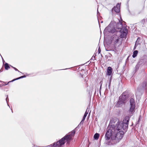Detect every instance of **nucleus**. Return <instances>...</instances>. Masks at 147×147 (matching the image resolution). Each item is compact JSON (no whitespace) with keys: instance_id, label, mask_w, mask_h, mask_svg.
<instances>
[{"instance_id":"f257e3e1","label":"nucleus","mask_w":147,"mask_h":147,"mask_svg":"<svg viewBox=\"0 0 147 147\" xmlns=\"http://www.w3.org/2000/svg\"><path fill=\"white\" fill-rule=\"evenodd\" d=\"M129 117L128 116H126L124 118L123 121H119L116 125H111V128L114 129V132L116 133L118 131L123 130H126L127 129L129 122Z\"/></svg>"},{"instance_id":"f03ea898","label":"nucleus","mask_w":147,"mask_h":147,"mask_svg":"<svg viewBox=\"0 0 147 147\" xmlns=\"http://www.w3.org/2000/svg\"><path fill=\"white\" fill-rule=\"evenodd\" d=\"M75 133V131L73 130L70 133L64 137L56 143H54L53 145L51 144L44 147H60L64 145L65 141L67 142V144H69L70 141L72 139V138L74 137Z\"/></svg>"},{"instance_id":"7ed1b4c3","label":"nucleus","mask_w":147,"mask_h":147,"mask_svg":"<svg viewBox=\"0 0 147 147\" xmlns=\"http://www.w3.org/2000/svg\"><path fill=\"white\" fill-rule=\"evenodd\" d=\"M128 98V95L127 92H123L119 97V100L117 103V106L118 107L121 106L123 104L125 103Z\"/></svg>"},{"instance_id":"20e7f679","label":"nucleus","mask_w":147,"mask_h":147,"mask_svg":"<svg viewBox=\"0 0 147 147\" xmlns=\"http://www.w3.org/2000/svg\"><path fill=\"white\" fill-rule=\"evenodd\" d=\"M124 134V132L122 130L118 131L116 133L114 132V130L113 135L111 136V139L112 140H115L116 142H118L122 139Z\"/></svg>"},{"instance_id":"39448f33","label":"nucleus","mask_w":147,"mask_h":147,"mask_svg":"<svg viewBox=\"0 0 147 147\" xmlns=\"http://www.w3.org/2000/svg\"><path fill=\"white\" fill-rule=\"evenodd\" d=\"M120 34V32L119 31L116 32L114 34L111 39V41L112 44L115 45L118 43L119 39Z\"/></svg>"},{"instance_id":"423d86ee","label":"nucleus","mask_w":147,"mask_h":147,"mask_svg":"<svg viewBox=\"0 0 147 147\" xmlns=\"http://www.w3.org/2000/svg\"><path fill=\"white\" fill-rule=\"evenodd\" d=\"M113 129L111 128V127L109 126L107 128V131L105 134V139L106 140H109L111 137L113 135ZM114 130V129H113Z\"/></svg>"},{"instance_id":"0eeeda50","label":"nucleus","mask_w":147,"mask_h":147,"mask_svg":"<svg viewBox=\"0 0 147 147\" xmlns=\"http://www.w3.org/2000/svg\"><path fill=\"white\" fill-rule=\"evenodd\" d=\"M117 31L114 28L113 25H111V24H110L109 25L106 27L104 30V32H109L112 33H115Z\"/></svg>"},{"instance_id":"6e6552de","label":"nucleus","mask_w":147,"mask_h":147,"mask_svg":"<svg viewBox=\"0 0 147 147\" xmlns=\"http://www.w3.org/2000/svg\"><path fill=\"white\" fill-rule=\"evenodd\" d=\"M130 107L129 110V113L131 114H133L135 111V103L133 98H131L130 100Z\"/></svg>"},{"instance_id":"1a4fd4ad","label":"nucleus","mask_w":147,"mask_h":147,"mask_svg":"<svg viewBox=\"0 0 147 147\" xmlns=\"http://www.w3.org/2000/svg\"><path fill=\"white\" fill-rule=\"evenodd\" d=\"M147 84V82L146 81H144L141 84H140V89H144L146 87ZM140 89L139 87H138L137 90H139Z\"/></svg>"},{"instance_id":"9d476101","label":"nucleus","mask_w":147,"mask_h":147,"mask_svg":"<svg viewBox=\"0 0 147 147\" xmlns=\"http://www.w3.org/2000/svg\"><path fill=\"white\" fill-rule=\"evenodd\" d=\"M127 31L126 28L124 29V30L122 32H121L120 35V37L122 38H124L126 37L127 34Z\"/></svg>"},{"instance_id":"9b49d317","label":"nucleus","mask_w":147,"mask_h":147,"mask_svg":"<svg viewBox=\"0 0 147 147\" xmlns=\"http://www.w3.org/2000/svg\"><path fill=\"white\" fill-rule=\"evenodd\" d=\"M120 4L119 3H118L116 5V7H114L113 8V10L114 11L117 13H119L120 11Z\"/></svg>"},{"instance_id":"f8f14e48","label":"nucleus","mask_w":147,"mask_h":147,"mask_svg":"<svg viewBox=\"0 0 147 147\" xmlns=\"http://www.w3.org/2000/svg\"><path fill=\"white\" fill-rule=\"evenodd\" d=\"M112 72V69L110 67H108L107 70V75L110 76L111 75Z\"/></svg>"},{"instance_id":"ddd939ff","label":"nucleus","mask_w":147,"mask_h":147,"mask_svg":"<svg viewBox=\"0 0 147 147\" xmlns=\"http://www.w3.org/2000/svg\"><path fill=\"white\" fill-rule=\"evenodd\" d=\"M89 111V109L88 110V109H87L86 111V112H85V113H84V116H83V119L82 120V121H81V122H83L85 120V118H86V116H87V114L88 113Z\"/></svg>"},{"instance_id":"4468645a","label":"nucleus","mask_w":147,"mask_h":147,"mask_svg":"<svg viewBox=\"0 0 147 147\" xmlns=\"http://www.w3.org/2000/svg\"><path fill=\"white\" fill-rule=\"evenodd\" d=\"M123 27V25L121 22H119L117 25V27L119 29H121Z\"/></svg>"},{"instance_id":"2eb2a0df","label":"nucleus","mask_w":147,"mask_h":147,"mask_svg":"<svg viewBox=\"0 0 147 147\" xmlns=\"http://www.w3.org/2000/svg\"><path fill=\"white\" fill-rule=\"evenodd\" d=\"M141 43L140 38L138 37L135 43L136 45L138 46Z\"/></svg>"},{"instance_id":"dca6fc26","label":"nucleus","mask_w":147,"mask_h":147,"mask_svg":"<svg viewBox=\"0 0 147 147\" xmlns=\"http://www.w3.org/2000/svg\"><path fill=\"white\" fill-rule=\"evenodd\" d=\"M138 53V51L137 50L134 51L133 52V54L132 55L133 58L135 57L137 55Z\"/></svg>"},{"instance_id":"f3484780","label":"nucleus","mask_w":147,"mask_h":147,"mask_svg":"<svg viewBox=\"0 0 147 147\" xmlns=\"http://www.w3.org/2000/svg\"><path fill=\"white\" fill-rule=\"evenodd\" d=\"M99 137V134L98 133H96L94 135V138L95 140H98Z\"/></svg>"},{"instance_id":"a211bd4d","label":"nucleus","mask_w":147,"mask_h":147,"mask_svg":"<svg viewBox=\"0 0 147 147\" xmlns=\"http://www.w3.org/2000/svg\"><path fill=\"white\" fill-rule=\"evenodd\" d=\"M4 66L5 69L6 70H8L10 68V67L9 66L8 64L7 63H6L4 65Z\"/></svg>"},{"instance_id":"6ab92c4d","label":"nucleus","mask_w":147,"mask_h":147,"mask_svg":"<svg viewBox=\"0 0 147 147\" xmlns=\"http://www.w3.org/2000/svg\"><path fill=\"white\" fill-rule=\"evenodd\" d=\"M111 80H112V77H111H111L110 78L109 80L107 82L108 84V86H109V88L110 87V86L111 83Z\"/></svg>"},{"instance_id":"aec40b11","label":"nucleus","mask_w":147,"mask_h":147,"mask_svg":"<svg viewBox=\"0 0 147 147\" xmlns=\"http://www.w3.org/2000/svg\"><path fill=\"white\" fill-rule=\"evenodd\" d=\"M26 77V76L25 75H24V76H21V77H20L19 78H16V79H14L12 81H15V80H18V79H20L21 78H25V77Z\"/></svg>"},{"instance_id":"412c9836","label":"nucleus","mask_w":147,"mask_h":147,"mask_svg":"<svg viewBox=\"0 0 147 147\" xmlns=\"http://www.w3.org/2000/svg\"><path fill=\"white\" fill-rule=\"evenodd\" d=\"M103 82L102 81H101L100 82V90L101 88V87L102 86V84Z\"/></svg>"},{"instance_id":"4be33fe9","label":"nucleus","mask_w":147,"mask_h":147,"mask_svg":"<svg viewBox=\"0 0 147 147\" xmlns=\"http://www.w3.org/2000/svg\"><path fill=\"white\" fill-rule=\"evenodd\" d=\"M13 67V68L16 71H18L19 72H20V71L17 69H16V68L15 67Z\"/></svg>"},{"instance_id":"5701e85b","label":"nucleus","mask_w":147,"mask_h":147,"mask_svg":"<svg viewBox=\"0 0 147 147\" xmlns=\"http://www.w3.org/2000/svg\"><path fill=\"white\" fill-rule=\"evenodd\" d=\"M101 52V50H100V47L98 49V53H100Z\"/></svg>"},{"instance_id":"b1692460","label":"nucleus","mask_w":147,"mask_h":147,"mask_svg":"<svg viewBox=\"0 0 147 147\" xmlns=\"http://www.w3.org/2000/svg\"><path fill=\"white\" fill-rule=\"evenodd\" d=\"M7 100H9V99L8 98V96H7V97L6 98V100L7 103Z\"/></svg>"},{"instance_id":"393cba45","label":"nucleus","mask_w":147,"mask_h":147,"mask_svg":"<svg viewBox=\"0 0 147 147\" xmlns=\"http://www.w3.org/2000/svg\"><path fill=\"white\" fill-rule=\"evenodd\" d=\"M137 46H138V45H136V44H135V46H134V49L135 50Z\"/></svg>"},{"instance_id":"a878e982","label":"nucleus","mask_w":147,"mask_h":147,"mask_svg":"<svg viewBox=\"0 0 147 147\" xmlns=\"http://www.w3.org/2000/svg\"><path fill=\"white\" fill-rule=\"evenodd\" d=\"M3 71V69H1V70H0V72H2Z\"/></svg>"},{"instance_id":"bb28decb","label":"nucleus","mask_w":147,"mask_h":147,"mask_svg":"<svg viewBox=\"0 0 147 147\" xmlns=\"http://www.w3.org/2000/svg\"><path fill=\"white\" fill-rule=\"evenodd\" d=\"M103 22V21H101L100 22L101 23H102Z\"/></svg>"},{"instance_id":"cd10ccee","label":"nucleus","mask_w":147,"mask_h":147,"mask_svg":"<svg viewBox=\"0 0 147 147\" xmlns=\"http://www.w3.org/2000/svg\"><path fill=\"white\" fill-rule=\"evenodd\" d=\"M11 109V110L12 112V113H13V111L12 110V109Z\"/></svg>"},{"instance_id":"c85d7f7f","label":"nucleus","mask_w":147,"mask_h":147,"mask_svg":"<svg viewBox=\"0 0 147 147\" xmlns=\"http://www.w3.org/2000/svg\"><path fill=\"white\" fill-rule=\"evenodd\" d=\"M7 105L9 107V105L8 104V103H7Z\"/></svg>"},{"instance_id":"c756f323","label":"nucleus","mask_w":147,"mask_h":147,"mask_svg":"<svg viewBox=\"0 0 147 147\" xmlns=\"http://www.w3.org/2000/svg\"><path fill=\"white\" fill-rule=\"evenodd\" d=\"M98 22L99 23H100V22L99 21V20H98Z\"/></svg>"},{"instance_id":"7c9ffc66","label":"nucleus","mask_w":147,"mask_h":147,"mask_svg":"<svg viewBox=\"0 0 147 147\" xmlns=\"http://www.w3.org/2000/svg\"><path fill=\"white\" fill-rule=\"evenodd\" d=\"M99 13V12H98V11H97V13Z\"/></svg>"},{"instance_id":"2f4dec72","label":"nucleus","mask_w":147,"mask_h":147,"mask_svg":"<svg viewBox=\"0 0 147 147\" xmlns=\"http://www.w3.org/2000/svg\"><path fill=\"white\" fill-rule=\"evenodd\" d=\"M0 82H2V81H0Z\"/></svg>"},{"instance_id":"473e14b6","label":"nucleus","mask_w":147,"mask_h":147,"mask_svg":"<svg viewBox=\"0 0 147 147\" xmlns=\"http://www.w3.org/2000/svg\"><path fill=\"white\" fill-rule=\"evenodd\" d=\"M12 81H11V82H12ZM11 82V81H10V82Z\"/></svg>"}]
</instances>
